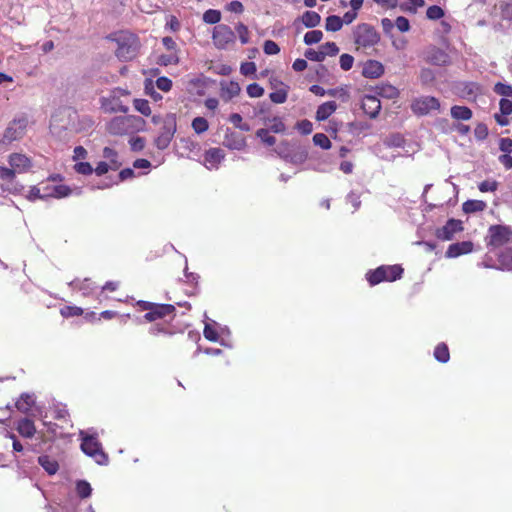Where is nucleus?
I'll list each match as a JSON object with an SVG mask.
<instances>
[{
	"label": "nucleus",
	"mask_w": 512,
	"mask_h": 512,
	"mask_svg": "<svg viewBox=\"0 0 512 512\" xmlns=\"http://www.w3.org/2000/svg\"><path fill=\"white\" fill-rule=\"evenodd\" d=\"M105 39L114 42L117 45L115 56L121 62H130L134 60L140 53V38L130 31L122 30L107 34Z\"/></svg>",
	"instance_id": "f257e3e1"
},
{
	"label": "nucleus",
	"mask_w": 512,
	"mask_h": 512,
	"mask_svg": "<svg viewBox=\"0 0 512 512\" xmlns=\"http://www.w3.org/2000/svg\"><path fill=\"white\" fill-rule=\"evenodd\" d=\"M80 449L88 457L93 458L98 465L107 466L109 457L104 452L101 442L98 440V433L94 428L80 430Z\"/></svg>",
	"instance_id": "f03ea898"
},
{
	"label": "nucleus",
	"mask_w": 512,
	"mask_h": 512,
	"mask_svg": "<svg viewBox=\"0 0 512 512\" xmlns=\"http://www.w3.org/2000/svg\"><path fill=\"white\" fill-rule=\"evenodd\" d=\"M274 152L281 159L294 165L302 164L308 158L307 148L297 141L283 140L274 148Z\"/></svg>",
	"instance_id": "7ed1b4c3"
},
{
	"label": "nucleus",
	"mask_w": 512,
	"mask_h": 512,
	"mask_svg": "<svg viewBox=\"0 0 512 512\" xmlns=\"http://www.w3.org/2000/svg\"><path fill=\"white\" fill-rule=\"evenodd\" d=\"M485 241L489 249L512 243V227L504 224L491 225Z\"/></svg>",
	"instance_id": "20e7f679"
},
{
	"label": "nucleus",
	"mask_w": 512,
	"mask_h": 512,
	"mask_svg": "<svg viewBox=\"0 0 512 512\" xmlns=\"http://www.w3.org/2000/svg\"><path fill=\"white\" fill-rule=\"evenodd\" d=\"M355 44L364 48L377 45L380 42V34L374 26L368 23H360L353 31Z\"/></svg>",
	"instance_id": "39448f33"
},
{
	"label": "nucleus",
	"mask_w": 512,
	"mask_h": 512,
	"mask_svg": "<svg viewBox=\"0 0 512 512\" xmlns=\"http://www.w3.org/2000/svg\"><path fill=\"white\" fill-rule=\"evenodd\" d=\"M177 131V116L175 113H167L163 119L160 134L155 138V146L159 150H165L170 145Z\"/></svg>",
	"instance_id": "423d86ee"
},
{
	"label": "nucleus",
	"mask_w": 512,
	"mask_h": 512,
	"mask_svg": "<svg viewBox=\"0 0 512 512\" xmlns=\"http://www.w3.org/2000/svg\"><path fill=\"white\" fill-rule=\"evenodd\" d=\"M171 316V321L176 316V307L168 303H154L151 311L146 312L142 317H136V322L142 324L143 322L153 323L157 320L165 319Z\"/></svg>",
	"instance_id": "0eeeda50"
},
{
	"label": "nucleus",
	"mask_w": 512,
	"mask_h": 512,
	"mask_svg": "<svg viewBox=\"0 0 512 512\" xmlns=\"http://www.w3.org/2000/svg\"><path fill=\"white\" fill-rule=\"evenodd\" d=\"M440 107V101L435 96H420L414 98L410 104L412 113L418 117L426 116L432 111H438Z\"/></svg>",
	"instance_id": "6e6552de"
},
{
	"label": "nucleus",
	"mask_w": 512,
	"mask_h": 512,
	"mask_svg": "<svg viewBox=\"0 0 512 512\" xmlns=\"http://www.w3.org/2000/svg\"><path fill=\"white\" fill-rule=\"evenodd\" d=\"M212 40L215 47L219 50H226L229 44H234L236 34L227 24H218L213 28Z\"/></svg>",
	"instance_id": "1a4fd4ad"
},
{
	"label": "nucleus",
	"mask_w": 512,
	"mask_h": 512,
	"mask_svg": "<svg viewBox=\"0 0 512 512\" xmlns=\"http://www.w3.org/2000/svg\"><path fill=\"white\" fill-rule=\"evenodd\" d=\"M464 230L463 222L459 219L449 218L445 225L435 230V236L441 241H451L456 233Z\"/></svg>",
	"instance_id": "9d476101"
},
{
	"label": "nucleus",
	"mask_w": 512,
	"mask_h": 512,
	"mask_svg": "<svg viewBox=\"0 0 512 512\" xmlns=\"http://www.w3.org/2000/svg\"><path fill=\"white\" fill-rule=\"evenodd\" d=\"M453 90L462 99L475 100L481 92V85L474 81H458L454 83Z\"/></svg>",
	"instance_id": "9b49d317"
},
{
	"label": "nucleus",
	"mask_w": 512,
	"mask_h": 512,
	"mask_svg": "<svg viewBox=\"0 0 512 512\" xmlns=\"http://www.w3.org/2000/svg\"><path fill=\"white\" fill-rule=\"evenodd\" d=\"M26 119H14L12 123L8 125V127L5 129L3 137H2V143L4 144H10L13 141L19 139L24 134V129L26 127Z\"/></svg>",
	"instance_id": "f8f14e48"
},
{
	"label": "nucleus",
	"mask_w": 512,
	"mask_h": 512,
	"mask_svg": "<svg viewBox=\"0 0 512 512\" xmlns=\"http://www.w3.org/2000/svg\"><path fill=\"white\" fill-rule=\"evenodd\" d=\"M381 102L377 95L365 94L362 98L361 109L370 119H376L381 111Z\"/></svg>",
	"instance_id": "ddd939ff"
},
{
	"label": "nucleus",
	"mask_w": 512,
	"mask_h": 512,
	"mask_svg": "<svg viewBox=\"0 0 512 512\" xmlns=\"http://www.w3.org/2000/svg\"><path fill=\"white\" fill-rule=\"evenodd\" d=\"M363 68H362V76L367 79H378L382 77L385 73V67L384 65L374 59H368L365 62H363Z\"/></svg>",
	"instance_id": "4468645a"
},
{
	"label": "nucleus",
	"mask_w": 512,
	"mask_h": 512,
	"mask_svg": "<svg viewBox=\"0 0 512 512\" xmlns=\"http://www.w3.org/2000/svg\"><path fill=\"white\" fill-rule=\"evenodd\" d=\"M368 90L373 92V95H377L378 99L379 97H382L392 100L398 98L400 95L399 89L388 82H382L375 86H369Z\"/></svg>",
	"instance_id": "2eb2a0df"
},
{
	"label": "nucleus",
	"mask_w": 512,
	"mask_h": 512,
	"mask_svg": "<svg viewBox=\"0 0 512 512\" xmlns=\"http://www.w3.org/2000/svg\"><path fill=\"white\" fill-rule=\"evenodd\" d=\"M474 249V243L470 240L455 242L448 246L445 257L446 258H457L461 255L469 254Z\"/></svg>",
	"instance_id": "dca6fc26"
},
{
	"label": "nucleus",
	"mask_w": 512,
	"mask_h": 512,
	"mask_svg": "<svg viewBox=\"0 0 512 512\" xmlns=\"http://www.w3.org/2000/svg\"><path fill=\"white\" fill-rule=\"evenodd\" d=\"M223 145L230 150H243L246 147V140L244 136L228 127L225 131Z\"/></svg>",
	"instance_id": "f3484780"
},
{
	"label": "nucleus",
	"mask_w": 512,
	"mask_h": 512,
	"mask_svg": "<svg viewBox=\"0 0 512 512\" xmlns=\"http://www.w3.org/2000/svg\"><path fill=\"white\" fill-rule=\"evenodd\" d=\"M14 428L25 439L33 438L37 432L34 421L29 417H22L17 420L14 423Z\"/></svg>",
	"instance_id": "a211bd4d"
},
{
	"label": "nucleus",
	"mask_w": 512,
	"mask_h": 512,
	"mask_svg": "<svg viewBox=\"0 0 512 512\" xmlns=\"http://www.w3.org/2000/svg\"><path fill=\"white\" fill-rule=\"evenodd\" d=\"M9 165L19 173L27 172L32 167L31 159L25 154L12 153L8 158Z\"/></svg>",
	"instance_id": "6ab92c4d"
},
{
	"label": "nucleus",
	"mask_w": 512,
	"mask_h": 512,
	"mask_svg": "<svg viewBox=\"0 0 512 512\" xmlns=\"http://www.w3.org/2000/svg\"><path fill=\"white\" fill-rule=\"evenodd\" d=\"M241 92V87L237 81L225 80L220 81V96L225 102H229L234 97L238 96Z\"/></svg>",
	"instance_id": "aec40b11"
},
{
	"label": "nucleus",
	"mask_w": 512,
	"mask_h": 512,
	"mask_svg": "<svg viewBox=\"0 0 512 512\" xmlns=\"http://www.w3.org/2000/svg\"><path fill=\"white\" fill-rule=\"evenodd\" d=\"M107 131L114 136H121L129 133L128 124L125 116H115L107 124Z\"/></svg>",
	"instance_id": "412c9836"
},
{
	"label": "nucleus",
	"mask_w": 512,
	"mask_h": 512,
	"mask_svg": "<svg viewBox=\"0 0 512 512\" xmlns=\"http://www.w3.org/2000/svg\"><path fill=\"white\" fill-rule=\"evenodd\" d=\"M387 265H380L375 269H370L365 274V279L370 286H376L382 282H387Z\"/></svg>",
	"instance_id": "4be33fe9"
},
{
	"label": "nucleus",
	"mask_w": 512,
	"mask_h": 512,
	"mask_svg": "<svg viewBox=\"0 0 512 512\" xmlns=\"http://www.w3.org/2000/svg\"><path fill=\"white\" fill-rule=\"evenodd\" d=\"M428 61L435 66H447L450 64L451 58L443 49L433 47L428 54Z\"/></svg>",
	"instance_id": "5701e85b"
},
{
	"label": "nucleus",
	"mask_w": 512,
	"mask_h": 512,
	"mask_svg": "<svg viewBox=\"0 0 512 512\" xmlns=\"http://www.w3.org/2000/svg\"><path fill=\"white\" fill-rule=\"evenodd\" d=\"M320 22L321 16L319 15V13L312 10H307L301 16L297 17L294 20V25L297 26L298 23H301L306 28L312 29L318 26Z\"/></svg>",
	"instance_id": "b1692460"
},
{
	"label": "nucleus",
	"mask_w": 512,
	"mask_h": 512,
	"mask_svg": "<svg viewBox=\"0 0 512 512\" xmlns=\"http://www.w3.org/2000/svg\"><path fill=\"white\" fill-rule=\"evenodd\" d=\"M35 405L34 394L23 392L20 394L19 399L15 402V408L23 414H29L31 408Z\"/></svg>",
	"instance_id": "393cba45"
},
{
	"label": "nucleus",
	"mask_w": 512,
	"mask_h": 512,
	"mask_svg": "<svg viewBox=\"0 0 512 512\" xmlns=\"http://www.w3.org/2000/svg\"><path fill=\"white\" fill-rule=\"evenodd\" d=\"M337 103L333 100L326 101L322 104H320L317 107L316 113H315V119L318 122H322L327 120L336 110H337Z\"/></svg>",
	"instance_id": "a878e982"
},
{
	"label": "nucleus",
	"mask_w": 512,
	"mask_h": 512,
	"mask_svg": "<svg viewBox=\"0 0 512 512\" xmlns=\"http://www.w3.org/2000/svg\"><path fill=\"white\" fill-rule=\"evenodd\" d=\"M37 462L49 476L55 475L59 470L58 461L47 454L40 455Z\"/></svg>",
	"instance_id": "bb28decb"
},
{
	"label": "nucleus",
	"mask_w": 512,
	"mask_h": 512,
	"mask_svg": "<svg viewBox=\"0 0 512 512\" xmlns=\"http://www.w3.org/2000/svg\"><path fill=\"white\" fill-rule=\"evenodd\" d=\"M498 270L512 271V246L506 247L497 254Z\"/></svg>",
	"instance_id": "cd10ccee"
},
{
	"label": "nucleus",
	"mask_w": 512,
	"mask_h": 512,
	"mask_svg": "<svg viewBox=\"0 0 512 512\" xmlns=\"http://www.w3.org/2000/svg\"><path fill=\"white\" fill-rule=\"evenodd\" d=\"M224 158L225 153L221 148H209L204 153L205 162L216 168L221 163V161L224 160Z\"/></svg>",
	"instance_id": "c85d7f7f"
},
{
	"label": "nucleus",
	"mask_w": 512,
	"mask_h": 512,
	"mask_svg": "<svg viewBox=\"0 0 512 512\" xmlns=\"http://www.w3.org/2000/svg\"><path fill=\"white\" fill-rule=\"evenodd\" d=\"M451 117L457 121H468L472 118L473 112L468 106L454 105L450 109Z\"/></svg>",
	"instance_id": "c756f323"
},
{
	"label": "nucleus",
	"mask_w": 512,
	"mask_h": 512,
	"mask_svg": "<svg viewBox=\"0 0 512 512\" xmlns=\"http://www.w3.org/2000/svg\"><path fill=\"white\" fill-rule=\"evenodd\" d=\"M216 327H219V323L215 320L209 319V321L205 322L203 329L205 339L211 342L220 341V334L216 330Z\"/></svg>",
	"instance_id": "7c9ffc66"
},
{
	"label": "nucleus",
	"mask_w": 512,
	"mask_h": 512,
	"mask_svg": "<svg viewBox=\"0 0 512 512\" xmlns=\"http://www.w3.org/2000/svg\"><path fill=\"white\" fill-rule=\"evenodd\" d=\"M487 204L483 200L468 199L462 204V210L465 214H473L484 211Z\"/></svg>",
	"instance_id": "2f4dec72"
},
{
	"label": "nucleus",
	"mask_w": 512,
	"mask_h": 512,
	"mask_svg": "<svg viewBox=\"0 0 512 512\" xmlns=\"http://www.w3.org/2000/svg\"><path fill=\"white\" fill-rule=\"evenodd\" d=\"M263 122H264V124H268L269 122H272V124L268 127V129L272 133H276V134H279V133L285 134L286 133V130H287L286 125L280 116H274L272 118L264 117Z\"/></svg>",
	"instance_id": "473e14b6"
},
{
	"label": "nucleus",
	"mask_w": 512,
	"mask_h": 512,
	"mask_svg": "<svg viewBox=\"0 0 512 512\" xmlns=\"http://www.w3.org/2000/svg\"><path fill=\"white\" fill-rule=\"evenodd\" d=\"M129 132L145 131L146 121L138 115H126Z\"/></svg>",
	"instance_id": "72a5a7b5"
},
{
	"label": "nucleus",
	"mask_w": 512,
	"mask_h": 512,
	"mask_svg": "<svg viewBox=\"0 0 512 512\" xmlns=\"http://www.w3.org/2000/svg\"><path fill=\"white\" fill-rule=\"evenodd\" d=\"M75 490L80 499H87L92 495V486L85 479H79L75 482Z\"/></svg>",
	"instance_id": "f704fd0d"
},
{
	"label": "nucleus",
	"mask_w": 512,
	"mask_h": 512,
	"mask_svg": "<svg viewBox=\"0 0 512 512\" xmlns=\"http://www.w3.org/2000/svg\"><path fill=\"white\" fill-rule=\"evenodd\" d=\"M434 358L439 363L445 364L450 360V352L448 345L444 342L437 344L434 349Z\"/></svg>",
	"instance_id": "c9c22d12"
},
{
	"label": "nucleus",
	"mask_w": 512,
	"mask_h": 512,
	"mask_svg": "<svg viewBox=\"0 0 512 512\" xmlns=\"http://www.w3.org/2000/svg\"><path fill=\"white\" fill-rule=\"evenodd\" d=\"M184 276L187 278L188 283L191 285H195V292H188V296H196L200 292L199 288V279L200 275L194 272H189L188 266H187V259H185V268H184Z\"/></svg>",
	"instance_id": "e433bc0d"
},
{
	"label": "nucleus",
	"mask_w": 512,
	"mask_h": 512,
	"mask_svg": "<svg viewBox=\"0 0 512 512\" xmlns=\"http://www.w3.org/2000/svg\"><path fill=\"white\" fill-rule=\"evenodd\" d=\"M406 140L401 133H391L384 139V145L390 148L404 147Z\"/></svg>",
	"instance_id": "4c0bfd02"
},
{
	"label": "nucleus",
	"mask_w": 512,
	"mask_h": 512,
	"mask_svg": "<svg viewBox=\"0 0 512 512\" xmlns=\"http://www.w3.org/2000/svg\"><path fill=\"white\" fill-rule=\"evenodd\" d=\"M289 89V85H284V87L271 92L269 99L275 104H283L287 101Z\"/></svg>",
	"instance_id": "58836bf2"
},
{
	"label": "nucleus",
	"mask_w": 512,
	"mask_h": 512,
	"mask_svg": "<svg viewBox=\"0 0 512 512\" xmlns=\"http://www.w3.org/2000/svg\"><path fill=\"white\" fill-rule=\"evenodd\" d=\"M210 83H215V80L203 76L202 78H192L189 81V86L197 87L196 94L203 96L205 94V87Z\"/></svg>",
	"instance_id": "ea45409f"
},
{
	"label": "nucleus",
	"mask_w": 512,
	"mask_h": 512,
	"mask_svg": "<svg viewBox=\"0 0 512 512\" xmlns=\"http://www.w3.org/2000/svg\"><path fill=\"white\" fill-rule=\"evenodd\" d=\"M343 27V20L338 15H329L325 19V30L328 32H337Z\"/></svg>",
	"instance_id": "a19ab883"
},
{
	"label": "nucleus",
	"mask_w": 512,
	"mask_h": 512,
	"mask_svg": "<svg viewBox=\"0 0 512 512\" xmlns=\"http://www.w3.org/2000/svg\"><path fill=\"white\" fill-rule=\"evenodd\" d=\"M221 11L217 9H208L203 13L202 20L206 24L218 25L221 21Z\"/></svg>",
	"instance_id": "79ce46f5"
},
{
	"label": "nucleus",
	"mask_w": 512,
	"mask_h": 512,
	"mask_svg": "<svg viewBox=\"0 0 512 512\" xmlns=\"http://www.w3.org/2000/svg\"><path fill=\"white\" fill-rule=\"evenodd\" d=\"M240 73L253 80L258 79L257 67L252 61L242 62L240 65Z\"/></svg>",
	"instance_id": "37998d69"
},
{
	"label": "nucleus",
	"mask_w": 512,
	"mask_h": 512,
	"mask_svg": "<svg viewBox=\"0 0 512 512\" xmlns=\"http://www.w3.org/2000/svg\"><path fill=\"white\" fill-rule=\"evenodd\" d=\"M271 131L268 128H260L256 131V137L260 139V141L265 146H274L276 144V138L270 135Z\"/></svg>",
	"instance_id": "c03bdc74"
},
{
	"label": "nucleus",
	"mask_w": 512,
	"mask_h": 512,
	"mask_svg": "<svg viewBox=\"0 0 512 512\" xmlns=\"http://www.w3.org/2000/svg\"><path fill=\"white\" fill-rule=\"evenodd\" d=\"M387 282H394L402 278L404 268L400 264L387 265Z\"/></svg>",
	"instance_id": "a18cd8bd"
},
{
	"label": "nucleus",
	"mask_w": 512,
	"mask_h": 512,
	"mask_svg": "<svg viewBox=\"0 0 512 512\" xmlns=\"http://www.w3.org/2000/svg\"><path fill=\"white\" fill-rule=\"evenodd\" d=\"M327 95L330 97L339 98L342 102H347L350 97L348 87L346 85L327 89Z\"/></svg>",
	"instance_id": "49530a36"
},
{
	"label": "nucleus",
	"mask_w": 512,
	"mask_h": 512,
	"mask_svg": "<svg viewBox=\"0 0 512 512\" xmlns=\"http://www.w3.org/2000/svg\"><path fill=\"white\" fill-rule=\"evenodd\" d=\"M0 188H1V192H9V193L18 195V194H21L22 191L24 190V185H22L17 180H14L13 182L11 180L6 183L0 184Z\"/></svg>",
	"instance_id": "de8ad7c7"
},
{
	"label": "nucleus",
	"mask_w": 512,
	"mask_h": 512,
	"mask_svg": "<svg viewBox=\"0 0 512 512\" xmlns=\"http://www.w3.org/2000/svg\"><path fill=\"white\" fill-rule=\"evenodd\" d=\"M419 80L423 86H430L436 80V73L430 68H422L420 70Z\"/></svg>",
	"instance_id": "09e8293b"
},
{
	"label": "nucleus",
	"mask_w": 512,
	"mask_h": 512,
	"mask_svg": "<svg viewBox=\"0 0 512 512\" xmlns=\"http://www.w3.org/2000/svg\"><path fill=\"white\" fill-rule=\"evenodd\" d=\"M144 93L155 102L163 99L162 95L155 90L154 82L151 78H146L144 81Z\"/></svg>",
	"instance_id": "8fccbe9b"
},
{
	"label": "nucleus",
	"mask_w": 512,
	"mask_h": 512,
	"mask_svg": "<svg viewBox=\"0 0 512 512\" xmlns=\"http://www.w3.org/2000/svg\"><path fill=\"white\" fill-rule=\"evenodd\" d=\"M191 127L196 134H203L209 129V122L206 118L198 116L192 120Z\"/></svg>",
	"instance_id": "3c124183"
},
{
	"label": "nucleus",
	"mask_w": 512,
	"mask_h": 512,
	"mask_svg": "<svg viewBox=\"0 0 512 512\" xmlns=\"http://www.w3.org/2000/svg\"><path fill=\"white\" fill-rule=\"evenodd\" d=\"M323 38V32L321 30H311L308 31L303 38V42L307 46H311L319 43Z\"/></svg>",
	"instance_id": "603ef678"
},
{
	"label": "nucleus",
	"mask_w": 512,
	"mask_h": 512,
	"mask_svg": "<svg viewBox=\"0 0 512 512\" xmlns=\"http://www.w3.org/2000/svg\"><path fill=\"white\" fill-rule=\"evenodd\" d=\"M313 144L323 150H329L332 147L330 139L324 133H315L313 135Z\"/></svg>",
	"instance_id": "864d4df0"
},
{
	"label": "nucleus",
	"mask_w": 512,
	"mask_h": 512,
	"mask_svg": "<svg viewBox=\"0 0 512 512\" xmlns=\"http://www.w3.org/2000/svg\"><path fill=\"white\" fill-rule=\"evenodd\" d=\"M133 106L137 112L142 114L143 116L151 115V108L149 106V102L147 99L136 98L133 100Z\"/></svg>",
	"instance_id": "5fc2aeb1"
},
{
	"label": "nucleus",
	"mask_w": 512,
	"mask_h": 512,
	"mask_svg": "<svg viewBox=\"0 0 512 512\" xmlns=\"http://www.w3.org/2000/svg\"><path fill=\"white\" fill-rule=\"evenodd\" d=\"M72 192L73 190L70 186L65 184H59L53 186V192H51V194H53V198L62 199L69 197L72 194Z\"/></svg>",
	"instance_id": "6e6d98bb"
},
{
	"label": "nucleus",
	"mask_w": 512,
	"mask_h": 512,
	"mask_svg": "<svg viewBox=\"0 0 512 512\" xmlns=\"http://www.w3.org/2000/svg\"><path fill=\"white\" fill-rule=\"evenodd\" d=\"M445 16L444 9L439 5H431L427 8L426 17L429 20L437 21Z\"/></svg>",
	"instance_id": "4d7b16f0"
},
{
	"label": "nucleus",
	"mask_w": 512,
	"mask_h": 512,
	"mask_svg": "<svg viewBox=\"0 0 512 512\" xmlns=\"http://www.w3.org/2000/svg\"><path fill=\"white\" fill-rule=\"evenodd\" d=\"M493 91L502 98L512 97V85L503 82L495 83Z\"/></svg>",
	"instance_id": "13d9d810"
},
{
	"label": "nucleus",
	"mask_w": 512,
	"mask_h": 512,
	"mask_svg": "<svg viewBox=\"0 0 512 512\" xmlns=\"http://www.w3.org/2000/svg\"><path fill=\"white\" fill-rule=\"evenodd\" d=\"M235 31L239 36L241 44L245 45L250 42L248 27L243 22H238L235 25Z\"/></svg>",
	"instance_id": "bf43d9fd"
},
{
	"label": "nucleus",
	"mask_w": 512,
	"mask_h": 512,
	"mask_svg": "<svg viewBox=\"0 0 512 512\" xmlns=\"http://www.w3.org/2000/svg\"><path fill=\"white\" fill-rule=\"evenodd\" d=\"M83 312H84V310L81 307L73 306V305H66L60 309V314L64 318L80 316L83 314Z\"/></svg>",
	"instance_id": "052dcab7"
},
{
	"label": "nucleus",
	"mask_w": 512,
	"mask_h": 512,
	"mask_svg": "<svg viewBox=\"0 0 512 512\" xmlns=\"http://www.w3.org/2000/svg\"><path fill=\"white\" fill-rule=\"evenodd\" d=\"M179 57L176 55V54H170V55H167V54H161L160 56H158L157 58V64L159 66H168V65H177L179 63Z\"/></svg>",
	"instance_id": "680f3d73"
},
{
	"label": "nucleus",
	"mask_w": 512,
	"mask_h": 512,
	"mask_svg": "<svg viewBox=\"0 0 512 512\" xmlns=\"http://www.w3.org/2000/svg\"><path fill=\"white\" fill-rule=\"evenodd\" d=\"M343 125V122L341 121H336V120H330L328 125H326L324 127L325 131L330 133L331 135V138L333 140H338V132L340 130V128L342 127Z\"/></svg>",
	"instance_id": "e2e57ef3"
},
{
	"label": "nucleus",
	"mask_w": 512,
	"mask_h": 512,
	"mask_svg": "<svg viewBox=\"0 0 512 512\" xmlns=\"http://www.w3.org/2000/svg\"><path fill=\"white\" fill-rule=\"evenodd\" d=\"M295 128L301 135H309L313 130V124L308 119H302L296 122Z\"/></svg>",
	"instance_id": "0e129e2a"
},
{
	"label": "nucleus",
	"mask_w": 512,
	"mask_h": 512,
	"mask_svg": "<svg viewBox=\"0 0 512 512\" xmlns=\"http://www.w3.org/2000/svg\"><path fill=\"white\" fill-rule=\"evenodd\" d=\"M320 47L321 51L323 52L324 58H326V56L334 57L339 53V47L336 45L335 42L329 41L322 44Z\"/></svg>",
	"instance_id": "69168bd1"
},
{
	"label": "nucleus",
	"mask_w": 512,
	"mask_h": 512,
	"mask_svg": "<svg viewBox=\"0 0 512 512\" xmlns=\"http://www.w3.org/2000/svg\"><path fill=\"white\" fill-rule=\"evenodd\" d=\"M246 92L251 98H259L264 95V88L256 82L249 84L246 87Z\"/></svg>",
	"instance_id": "338daca9"
},
{
	"label": "nucleus",
	"mask_w": 512,
	"mask_h": 512,
	"mask_svg": "<svg viewBox=\"0 0 512 512\" xmlns=\"http://www.w3.org/2000/svg\"><path fill=\"white\" fill-rule=\"evenodd\" d=\"M500 13L503 20L512 22V0L500 4Z\"/></svg>",
	"instance_id": "774afa93"
}]
</instances>
